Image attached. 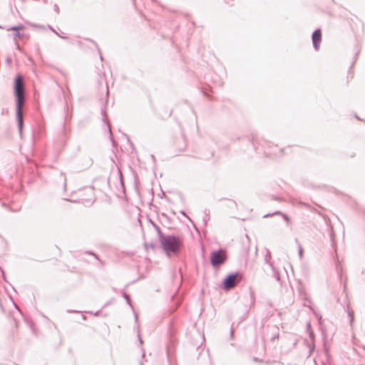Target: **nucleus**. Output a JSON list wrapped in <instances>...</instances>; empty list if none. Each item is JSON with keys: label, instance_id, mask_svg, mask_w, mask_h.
Masks as SVG:
<instances>
[{"label": "nucleus", "instance_id": "1", "mask_svg": "<svg viewBox=\"0 0 365 365\" xmlns=\"http://www.w3.org/2000/svg\"><path fill=\"white\" fill-rule=\"evenodd\" d=\"M14 93L16 97V116L21 127L23 123L22 107L25 100V85L24 78L20 74L16 75L14 79Z\"/></svg>", "mask_w": 365, "mask_h": 365}, {"label": "nucleus", "instance_id": "2", "mask_svg": "<svg viewBox=\"0 0 365 365\" xmlns=\"http://www.w3.org/2000/svg\"><path fill=\"white\" fill-rule=\"evenodd\" d=\"M160 242L163 250L168 255L176 253L179 251L181 246V241L179 238L174 236L162 237Z\"/></svg>", "mask_w": 365, "mask_h": 365}, {"label": "nucleus", "instance_id": "3", "mask_svg": "<svg viewBox=\"0 0 365 365\" xmlns=\"http://www.w3.org/2000/svg\"><path fill=\"white\" fill-rule=\"evenodd\" d=\"M242 279V274L239 273L228 275L224 280L223 284L225 289L229 290L235 287Z\"/></svg>", "mask_w": 365, "mask_h": 365}, {"label": "nucleus", "instance_id": "4", "mask_svg": "<svg viewBox=\"0 0 365 365\" xmlns=\"http://www.w3.org/2000/svg\"><path fill=\"white\" fill-rule=\"evenodd\" d=\"M225 259V252L220 250L212 254L210 261L213 266H216L224 263Z\"/></svg>", "mask_w": 365, "mask_h": 365}, {"label": "nucleus", "instance_id": "5", "mask_svg": "<svg viewBox=\"0 0 365 365\" xmlns=\"http://www.w3.org/2000/svg\"><path fill=\"white\" fill-rule=\"evenodd\" d=\"M313 45L316 50L319 48V45L322 41V32L319 29L316 30L312 35Z\"/></svg>", "mask_w": 365, "mask_h": 365}, {"label": "nucleus", "instance_id": "6", "mask_svg": "<svg viewBox=\"0 0 365 365\" xmlns=\"http://www.w3.org/2000/svg\"><path fill=\"white\" fill-rule=\"evenodd\" d=\"M88 195H89V197L86 200H93L94 198V193H93V189L88 190Z\"/></svg>", "mask_w": 365, "mask_h": 365}, {"label": "nucleus", "instance_id": "7", "mask_svg": "<svg viewBox=\"0 0 365 365\" xmlns=\"http://www.w3.org/2000/svg\"><path fill=\"white\" fill-rule=\"evenodd\" d=\"M282 216H283L284 219L287 222H289V218L288 217V216H287V215H286L283 214V215H282Z\"/></svg>", "mask_w": 365, "mask_h": 365}, {"label": "nucleus", "instance_id": "8", "mask_svg": "<svg viewBox=\"0 0 365 365\" xmlns=\"http://www.w3.org/2000/svg\"><path fill=\"white\" fill-rule=\"evenodd\" d=\"M24 29V26H18V27H14L11 29L12 30H17V29Z\"/></svg>", "mask_w": 365, "mask_h": 365}, {"label": "nucleus", "instance_id": "9", "mask_svg": "<svg viewBox=\"0 0 365 365\" xmlns=\"http://www.w3.org/2000/svg\"><path fill=\"white\" fill-rule=\"evenodd\" d=\"M78 44L79 46H81V45L82 44V42L79 41L78 42Z\"/></svg>", "mask_w": 365, "mask_h": 365}]
</instances>
